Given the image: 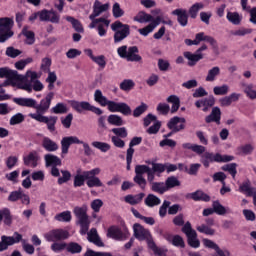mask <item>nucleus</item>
Returning a JSON list of instances; mask_svg holds the SVG:
<instances>
[{
	"instance_id": "nucleus-58",
	"label": "nucleus",
	"mask_w": 256,
	"mask_h": 256,
	"mask_svg": "<svg viewBox=\"0 0 256 256\" xmlns=\"http://www.w3.org/2000/svg\"><path fill=\"white\" fill-rule=\"evenodd\" d=\"M30 63H33L32 57L21 59L17 61L14 65H15V68L18 69V71H23V69H25V67H27V65H29Z\"/></svg>"
},
{
	"instance_id": "nucleus-44",
	"label": "nucleus",
	"mask_w": 256,
	"mask_h": 256,
	"mask_svg": "<svg viewBox=\"0 0 256 256\" xmlns=\"http://www.w3.org/2000/svg\"><path fill=\"white\" fill-rule=\"evenodd\" d=\"M70 105L72 108H74L75 111H77V113H83V111H87L89 102L87 101L79 102V101L71 100Z\"/></svg>"
},
{
	"instance_id": "nucleus-49",
	"label": "nucleus",
	"mask_w": 256,
	"mask_h": 256,
	"mask_svg": "<svg viewBox=\"0 0 256 256\" xmlns=\"http://www.w3.org/2000/svg\"><path fill=\"white\" fill-rule=\"evenodd\" d=\"M204 7L205 5L201 2L193 4L188 10L191 19H197L199 11H201V9H203Z\"/></svg>"
},
{
	"instance_id": "nucleus-55",
	"label": "nucleus",
	"mask_w": 256,
	"mask_h": 256,
	"mask_svg": "<svg viewBox=\"0 0 256 256\" xmlns=\"http://www.w3.org/2000/svg\"><path fill=\"white\" fill-rule=\"evenodd\" d=\"M22 33L26 37V45H33L35 43V32L23 28Z\"/></svg>"
},
{
	"instance_id": "nucleus-22",
	"label": "nucleus",
	"mask_w": 256,
	"mask_h": 256,
	"mask_svg": "<svg viewBox=\"0 0 256 256\" xmlns=\"http://www.w3.org/2000/svg\"><path fill=\"white\" fill-rule=\"evenodd\" d=\"M40 21L59 24L61 16L55 10L43 9L38 11Z\"/></svg>"
},
{
	"instance_id": "nucleus-10",
	"label": "nucleus",
	"mask_w": 256,
	"mask_h": 256,
	"mask_svg": "<svg viewBox=\"0 0 256 256\" xmlns=\"http://www.w3.org/2000/svg\"><path fill=\"white\" fill-rule=\"evenodd\" d=\"M201 41H206V43H209L211 45L213 51L217 52L219 51V44H217V40L213 38V36L205 35V32H199L195 35V39H185L184 43L185 45H188V47H191V45H201Z\"/></svg>"
},
{
	"instance_id": "nucleus-62",
	"label": "nucleus",
	"mask_w": 256,
	"mask_h": 256,
	"mask_svg": "<svg viewBox=\"0 0 256 256\" xmlns=\"http://www.w3.org/2000/svg\"><path fill=\"white\" fill-rule=\"evenodd\" d=\"M65 249L67 250V243L65 242H54L51 245V250L54 253H61V251H65Z\"/></svg>"
},
{
	"instance_id": "nucleus-53",
	"label": "nucleus",
	"mask_w": 256,
	"mask_h": 256,
	"mask_svg": "<svg viewBox=\"0 0 256 256\" xmlns=\"http://www.w3.org/2000/svg\"><path fill=\"white\" fill-rule=\"evenodd\" d=\"M151 190L154 191V193H159V195H163V193H166L167 186L165 185V182H155L151 185Z\"/></svg>"
},
{
	"instance_id": "nucleus-32",
	"label": "nucleus",
	"mask_w": 256,
	"mask_h": 256,
	"mask_svg": "<svg viewBox=\"0 0 256 256\" xmlns=\"http://www.w3.org/2000/svg\"><path fill=\"white\" fill-rule=\"evenodd\" d=\"M1 223H4L6 227H11V225H13V215L11 214V209H0V225Z\"/></svg>"
},
{
	"instance_id": "nucleus-24",
	"label": "nucleus",
	"mask_w": 256,
	"mask_h": 256,
	"mask_svg": "<svg viewBox=\"0 0 256 256\" xmlns=\"http://www.w3.org/2000/svg\"><path fill=\"white\" fill-rule=\"evenodd\" d=\"M215 105V96L210 95L207 98L199 99L195 102V107L197 109H201L203 113H208V111H211V107Z\"/></svg>"
},
{
	"instance_id": "nucleus-7",
	"label": "nucleus",
	"mask_w": 256,
	"mask_h": 256,
	"mask_svg": "<svg viewBox=\"0 0 256 256\" xmlns=\"http://www.w3.org/2000/svg\"><path fill=\"white\" fill-rule=\"evenodd\" d=\"M117 53L121 59H126L132 63H141L143 57L139 55V48L137 46L127 47V45L121 46L117 49Z\"/></svg>"
},
{
	"instance_id": "nucleus-2",
	"label": "nucleus",
	"mask_w": 256,
	"mask_h": 256,
	"mask_svg": "<svg viewBox=\"0 0 256 256\" xmlns=\"http://www.w3.org/2000/svg\"><path fill=\"white\" fill-rule=\"evenodd\" d=\"M53 97H55L54 92H49L45 98H43L39 104H37V100L33 98H13V103L19 105V107H28L30 109H35L36 113H30L29 117L33 119V115H45L49 111L51 107V101H53Z\"/></svg>"
},
{
	"instance_id": "nucleus-1",
	"label": "nucleus",
	"mask_w": 256,
	"mask_h": 256,
	"mask_svg": "<svg viewBox=\"0 0 256 256\" xmlns=\"http://www.w3.org/2000/svg\"><path fill=\"white\" fill-rule=\"evenodd\" d=\"M109 7V3L102 4L99 0H95L93 4V12L89 16V19L92 21L89 24V29H95V27H97L99 37H105V35H107V29H109L111 21L103 17H97L105 13V11H109Z\"/></svg>"
},
{
	"instance_id": "nucleus-8",
	"label": "nucleus",
	"mask_w": 256,
	"mask_h": 256,
	"mask_svg": "<svg viewBox=\"0 0 256 256\" xmlns=\"http://www.w3.org/2000/svg\"><path fill=\"white\" fill-rule=\"evenodd\" d=\"M235 159V156L231 155H221L220 153H211V152H204V154L201 156V163L204 165V167L209 168V165L211 163H229V161H233Z\"/></svg>"
},
{
	"instance_id": "nucleus-52",
	"label": "nucleus",
	"mask_w": 256,
	"mask_h": 256,
	"mask_svg": "<svg viewBox=\"0 0 256 256\" xmlns=\"http://www.w3.org/2000/svg\"><path fill=\"white\" fill-rule=\"evenodd\" d=\"M148 249H151L156 256H167V250L159 248L154 240L149 243Z\"/></svg>"
},
{
	"instance_id": "nucleus-31",
	"label": "nucleus",
	"mask_w": 256,
	"mask_h": 256,
	"mask_svg": "<svg viewBox=\"0 0 256 256\" xmlns=\"http://www.w3.org/2000/svg\"><path fill=\"white\" fill-rule=\"evenodd\" d=\"M206 123H216V125H221V108L213 107L211 113L205 117Z\"/></svg>"
},
{
	"instance_id": "nucleus-36",
	"label": "nucleus",
	"mask_w": 256,
	"mask_h": 256,
	"mask_svg": "<svg viewBox=\"0 0 256 256\" xmlns=\"http://www.w3.org/2000/svg\"><path fill=\"white\" fill-rule=\"evenodd\" d=\"M242 89H243V92L245 93L246 97H248V99L255 101L256 90H255V85H253V83H250V84L243 83Z\"/></svg>"
},
{
	"instance_id": "nucleus-54",
	"label": "nucleus",
	"mask_w": 256,
	"mask_h": 256,
	"mask_svg": "<svg viewBox=\"0 0 256 256\" xmlns=\"http://www.w3.org/2000/svg\"><path fill=\"white\" fill-rule=\"evenodd\" d=\"M108 123H110V125H115L116 127H121L122 125H125V122H123V118L116 114H111L110 116H108Z\"/></svg>"
},
{
	"instance_id": "nucleus-11",
	"label": "nucleus",
	"mask_w": 256,
	"mask_h": 256,
	"mask_svg": "<svg viewBox=\"0 0 256 256\" xmlns=\"http://www.w3.org/2000/svg\"><path fill=\"white\" fill-rule=\"evenodd\" d=\"M13 23V18H0V43H5V41H9L13 37Z\"/></svg>"
},
{
	"instance_id": "nucleus-45",
	"label": "nucleus",
	"mask_w": 256,
	"mask_h": 256,
	"mask_svg": "<svg viewBox=\"0 0 256 256\" xmlns=\"http://www.w3.org/2000/svg\"><path fill=\"white\" fill-rule=\"evenodd\" d=\"M65 19L66 21H68V23H71L73 29L77 31V33H83V31H85L83 29V25L81 24V21L77 20L75 17L66 16Z\"/></svg>"
},
{
	"instance_id": "nucleus-23",
	"label": "nucleus",
	"mask_w": 256,
	"mask_h": 256,
	"mask_svg": "<svg viewBox=\"0 0 256 256\" xmlns=\"http://www.w3.org/2000/svg\"><path fill=\"white\" fill-rule=\"evenodd\" d=\"M33 119L35 121H38V123H46L48 131L50 133H54L55 131V125L57 124V117L55 116H43V115H32Z\"/></svg>"
},
{
	"instance_id": "nucleus-25",
	"label": "nucleus",
	"mask_w": 256,
	"mask_h": 256,
	"mask_svg": "<svg viewBox=\"0 0 256 256\" xmlns=\"http://www.w3.org/2000/svg\"><path fill=\"white\" fill-rule=\"evenodd\" d=\"M107 237L114 239L115 241H125L129 237L127 233L123 232L121 228L117 226H111L108 229Z\"/></svg>"
},
{
	"instance_id": "nucleus-9",
	"label": "nucleus",
	"mask_w": 256,
	"mask_h": 256,
	"mask_svg": "<svg viewBox=\"0 0 256 256\" xmlns=\"http://www.w3.org/2000/svg\"><path fill=\"white\" fill-rule=\"evenodd\" d=\"M111 30L114 31V43H121L131 35V27L119 20L111 24Z\"/></svg>"
},
{
	"instance_id": "nucleus-41",
	"label": "nucleus",
	"mask_w": 256,
	"mask_h": 256,
	"mask_svg": "<svg viewBox=\"0 0 256 256\" xmlns=\"http://www.w3.org/2000/svg\"><path fill=\"white\" fill-rule=\"evenodd\" d=\"M191 199H193V201H204V203H209V201H211V196L201 190H197L196 192L191 193Z\"/></svg>"
},
{
	"instance_id": "nucleus-16",
	"label": "nucleus",
	"mask_w": 256,
	"mask_h": 256,
	"mask_svg": "<svg viewBox=\"0 0 256 256\" xmlns=\"http://www.w3.org/2000/svg\"><path fill=\"white\" fill-rule=\"evenodd\" d=\"M134 237L138 239V241H146L147 245H149L153 241V235L149 229L143 227V225L139 223H135L133 225Z\"/></svg>"
},
{
	"instance_id": "nucleus-35",
	"label": "nucleus",
	"mask_w": 256,
	"mask_h": 256,
	"mask_svg": "<svg viewBox=\"0 0 256 256\" xmlns=\"http://www.w3.org/2000/svg\"><path fill=\"white\" fill-rule=\"evenodd\" d=\"M145 197V193H139L136 195H126L124 197L125 203H128L129 205H139L141 201H143V198Z\"/></svg>"
},
{
	"instance_id": "nucleus-56",
	"label": "nucleus",
	"mask_w": 256,
	"mask_h": 256,
	"mask_svg": "<svg viewBox=\"0 0 256 256\" xmlns=\"http://www.w3.org/2000/svg\"><path fill=\"white\" fill-rule=\"evenodd\" d=\"M135 87V82L131 79H125L120 83V89L129 93Z\"/></svg>"
},
{
	"instance_id": "nucleus-15",
	"label": "nucleus",
	"mask_w": 256,
	"mask_h": 256,
	"mask_svg": "<svg viewBox=\"0 0 256 256\" xmlns=\"http://www.w3.org/2000/svg\"><path fill=\"white\" fill-rule=\"evenodd\" d=\"M22 235L19 232H14L13 236L2 235L0 241V253L3 251H7L9 247H13V245H17V243H21Z\"/></svg>"
},
{
	"instance_id": "nucleus-59",
	"label": "nucleus",
	"mask_w": 256,
	"mask_h": 256,
	"mask_svg": "<svg viewBox=\"0 0 256 256\" xmlns=\"http://www.w3.org/2000/svg\"><path fill=\"white\" fill-rule=\"evenodd\" d=\"M222 171H227L231 174L232 178L235 179L237 175V163L226 164L221 167Z\"/></svg>"
},
{
	"instance_id": "nucleus-40",
	"label": "nucleus",
	"mask_w": 256,
	"mask_h": 256,
	"mask_svg": "<svg viewBox=\"0 0 256 256\" xmlns=\"http://www.w3.org/2000/svg\"><path fill=\"white\" fill-rule=\"evenodd\" d=\"M212 207L214 209V213H216V215H227V213H231V209L230 208H225V206L222 205L221 202H219V200H216L212 203Z\"/></svg>"
},
{
	"instance_id": "nucleus-42",
	"label": "nucleus",
	"mask_w": 256,
	"mask_h": 256,
	"mask_svg": "<svg viewBox=\"0 0 256 256\" xmlns=\"http://www.w3.org/2000/svg\"><path fill=\"white\" fill-rule=\"evenodd\" d=\"M226 19L229 21V23H232V25H241V21H243V16H241L239 12L228 11Z\"/></svg>"
},
{
	"instance_id": "nucleus-27",
	"label": "nucleus",
	"mask_w": 256,
	"mask_h": 256,
	"mask_svg": "<svg viewBox=\"0 0 256 256\" xmlns=\"http://www.w3.org/2000/svg\"><path fill=\"white\" fill-rule=\"evenodd\" d=\"M172 15H176L177 21L181 27H187L189 23V15L187 14V10L178 8L172 11Z\"/></svg>"
},
{
	"instance_id": "nucleus-4",
	"label": "nucleus",
	"mask_w": 256,
	"mask_h": 256,
	"mask_svg": "<svg viewBox=\"0 0 256 256\" xmlns=\"http://www.w3.org/2000/svg\"><path fill=\"white\" fill-rule=\"evenodd\" d=\"M94 100L102 107H108V111H110V113H122V115H125L126 117L132 113L131 107L128 106L127 103H117L115 101L108 100L100 89L95 90Z\"/></svg>"
},
{
	"instance_id": "nucleus-6",
	"label": "nucleus",
	"mask_w": 256,
	"mask_h": 256,
	"mask_svg": "<svg viewBox=\"0 0 256 256\" xmlns=\"http://www.w3.org/2000/svg\"><path fill=\"white\" fill-rule=\"evenodd\" d=\"M60 144L62 155H67V153H69V147H71V145H82L84 149V155H86L87 157H89V155H92L93 153L91 146H89L87 142L80 140L77 136L63 137Z\"/></svg>"
},
{
	"instance_id": "nucleus-5",
	"label": "nucleus",
	"mask_w": 256,
	"mask_h": 256,
	"mask_svg": "<svg viewBox=\"0 0 256 256\" xmlns=\"http://www.w3.org/2000/svg\"><path fill=\"white\" fill-rule=\"evenodd\" d=\"M88 209L89 207L87 204L76 206L73 209V213L77 219L76 224L80 226V234L82 235H87V231H89V225H91L89 215L87 214Z\"/></svg>"
},
{
	"instance_id": "nucleus-47",
	"label": "nucleus",
	"mask_w": 256,
	"mask_h": 256,
	"mask_svg": "<svg viewBox=\"0 0 256 256\" xmlns=\"http://www.w3.org/2000/svg\"><path fill=\"white\" fill-rule=\"evenodd\" d=\"M134 21H137V23H151L153 16L141 11L134 17Z\"/></svg>"
},
{
	"instance_id": "nucleus-43",
	"label": "nucleus",
	"mask_w": 256,
	"mask_h": 256,
	"mask_svg": "<svg viewBox=\"0 0 256 256\" xmlns=\"http://www.w3.org/2000/svg\"><path fill=\"white\" fill-rule=\"evenodd\" d=\"M144 203L147 207H157V205H161V199L155 194H148Z\"/></svg>"
},
{
	"instance_id": "nucleus-28",
	"label": "nucleus",
	"mask_w": 256,
	"mask_h": 256,
	"mask_svg": "<svg viewBox=\"0 0 256 256\" xmlns=\"http://www.w3.org/2000/svg\"><path fill=\"white\" fill-rule=\"evenodd\" d=\"M86 234L90 243H93L96 247H105V243H103L101 237H99V233H97V228H91Z\"/></svg>"
},
{
	"instance_id": "nucleus-63",
	"label": "nucleus",
	"mask_w": 256,
	"mask_h": 256,
	"mask_svg": "<svg viewBox=\"0 0 256 256\" xmlns=\"http://www.w3.org/2000/svg\"><path fill=\"white\" fill-rule=\"evenodd\" d=\"M213 93L214 95H227V93H229V85L223 84L222 86H215Z\"/></svg>"
},
{
	"instance_id": "nucleus-3",
	"label": "nucleus",
	"mask_w": 256,
	"mask_h": 256,
	"mask_svg": "<svg viewBox=\"0 0 256 256\" xmlns=\"http://www.w3.org/2000/svg\"><path fill=\"white\" fill-rule=\"evenodd\" d=\"M101 173V168H93L92 170L83 171L81 173V169L76 171V175L74 176V187H83L86 185L89 189H93V187H103V182L97 175Z\"/></svg>"
},
{
	"instance_id": "nucleus-50",
	"label": "nucleus",
	"mask_w": 256,
	"mask_h": 256,
	"mask_svg": "<svg viewBox=\"0 0 256 256\" xmlns=\"http://www.w3.org/2000/svg\"><path fill=\"white\" fill-rule=\"evenodd\" d=\"M69 111V108H67V104L59 102L57 103L52 109L51 112L55 113V115H64V113H67Z\"/></svg>"
},
{
	"instance_id": "nucleus-14",
	"label": "nucleus",
	"mask_w": 256,
	"mask_h": 256,
	"mask_svg": "<svg viewBox=\"0 0 256 256\" xmlns=\"http://www.w3.org/2000/svg\"><path fill=\"white\" fill-rule=\"evenodd\" d=\"M44 161L46 167H52L50 171L52 177H61V172L59 171V168H57L61 167L62 165L61 158H59V156H55L53 154H46L44 156Z\"/></svg>"
},
{
	"instance_id": "nucleus-29",
	"label": "nucleus",
	"mask_w": 256,
	"mask_h": 256,
	"mask_svg": "<svg viewBox=\"0 0 256 256\" xmlns=\"http://www.w3.org/2000/svg\"><path fill=\"white\" fill-rule=\"evenodd\" d=\"M41 145L45 151H48V153H55V151H59V144L47 136L42 138Z\"/></svg>"
},
{
	"instance_id": "nucleus-48",
	"label": "nucleus",
	"mask_w": 256,
	"mask_h": 256,
	"mask_svg": "<svg viewBox=\"0 0 256 256\" xmlns=\"http://www.w3.org/2000/svg\"><path fill=\"white\" fill-rule=\"evenodd\" d=\"M166 190L169 191V189H174V187H180L181 181L175 176H170L166 179L165 183Z\"/></svg>"
},
{
	"instance_id": "nucleus-37",
	"label": "nucleus",
	"mask_w": 256,
	"mask_h": 256,
	"mask_svg": "<svg viewBox=\"0 0 256 256\" xmlns=\"http://www.w3.org/2000/svg\"><path fill=\"white\" fill-rule=\"evenodd\" d=\"M167 103H171L172 107L170 109L171 113H177L179 111V108L181 107V99H179V96L177 95H170L166 99Z\"/></svg>"
},
{
	"instance_id": "nucleus-12",
	"label": "nucleus",
	"mask_w": 256,
	"mask_h": 256,
	"mask_svg": "<svg viewBox=\"0 0 256 256\" xmlns=\"http://www.w3.org/2000/svg\"><path fill=\"white\" fill-rule=\"evenodd\" d=\"M181 231L184 233V235H186L188 245L190 247H193V249H198V247H200L201 242L199 241V238H197V231L193 229L191 222L187 221L182 227Z\"/></svg>"
},
{
	"instance_id": "nucleus-64",
	"label": "nucleus",
	"mask_w": 256,
	"mask_h": 256,
	"mask_svg": "<svg viewBox=\"0 0 256 256\" xmlns=\"http://www.w3.org/2000/svg\"><path fill=\"white\" fill-rule=\"evenodd\" d=\"M196 230L199 232V233H204V235H215V229L205 225V224H202L200 226H197L196 227Z\"/></svg>"
},
{
	"instance_id": "nucleus-26",
	"label": "nucleus",
	"mask_w": 256,
	"mask_h": 256,
	"mask_svg": "<svg viewBox=\"0 0 256 256\" xmlns=\"http://www.w3.org/2000/svg\"><path fill=\"white\" fill-rule=\"evenodd\" d=\"M203 245L207 249H213L214 251H216V255L218 256H231V252H229V250L220 249L219 245L215 243L213 240L205 238L203 239Z\"/></svg>"
},
{
	"instance_id": "nucleus-38",
	"label": "nucleus",
	"mask_w": 256,
	"mask_h": 256,
	"mask_svg": "<svg viewBox=\"0 0 256 256\" xmlns=\"http://www.w3.org/2000/svg\"><path fill=\"white\" fill-rule=\"evenodd\" d=\"M242 9L243 11H246V13H249L250 23H253V25H256V7L251 8V6L247 5V0H242Z\"/></svg>"
},
{
	"instance_id": "nucleus-39",
	"label": "nucleus",
	"mask_w": 256,
	"mask_h": 256,
	"mask_svg": "<svg viewBox=\"0 0 256 256\" xmlns=\"http://www.w3.org/2000/svg\"><path fill=\"white\" fill-rule=\"evenodd\" d=\"M221 75V68L219 66H214L211 69L208 70V73L206 75L205 81L208 83H213L217 77Z\"/></svg>"
},
{
	"instance_id": "nucleus-17",
	"label": "nucleus",
	"mask_w": 256,
	"mask_h": 256,
	"mask_svg": "<svg viewBox=\"0 0 256 256\" xmlns=\"http://www.w3.org/2000/svg\"><path fill=\"white\" fill-rule=\"evenodd\" d=\"M203 51H207V44H203L200 48H198L195 54L189 51L183 53L185 59L188 60L189 67H195V65H197L201 59H203Z\"/></svg>"
},
{
	"instance_id": "nucleus-57",
	"label": "nucleus",
	"mask_w": 256,
	"mask_h": 256,
	"mask_svg": "<svg viewBox=\"0 0 256 256\" xmlns=\"http://www.w3.org/2000/svg\"><path fill=\"white\" fill-rule=\"evenodd\" d=\"M92 147L95 149H99L102 153H107L111 149V145H109L107 142H99L94 141L92 142Z\"/></svg>"
},
{
	"instance_id": "nucleus-51",
	"label": "nucleus",
	"mask_w": 256,
	"mask_h": 256,
	"mask_svg": "<svg viewBox=\"0 0 256 256\" xmlns=\"http://www.w3.org/2000/svg\"><path fill=\"white\" fill-rule=\"evenodd\" d=\"M54 219L62 223H70L72 219L71 211H64L59 214H56Z\"/></svg>"
},
{
	"instance_id": "nucleus-30",
	"label": "nucleus",
	"mask_w": 256,
	"mask_h": 256,
	"mask_svg": "<svg viewBox=\"0 0 256 256\" xmlns=\"http://www.w3.org/2000/svg\"><path fill=\"white\" fill-rule=\"evenodd\" d=\"M23 161L26 167H32V169H35V167L39 165V154L37 151H32L27 156L23 157Z\"/></svg>"
},
{
	"instance_id": "nucleus-20",
	"label": "nucleus",
	"mask_w": 256,
	"mask_h": 256,
	"mask_svg": "<svg viewBox=\"0 0 256 256\" xmlns=\"http://www.w3.org/2000/svg\"><path fill=\"white\" fill-rule=\"evenodd\" d=\"M0 79H8V81L17 82L25 81V76L19 74L17 70H11L9 67L0 68Z\"/></svg>"
},
{
	"instance_id": "nucleus-34",
	"label": "nucleus",
	"mask_w": 256,
	"mask_h": 256,
	"mask_svg": "<svg viewBox=\"0 0 256 256\" xmlns=\"http://www.w3.org/2000/svg\"><path fill=\"white\" fill-rule=\"evenodd\" d=\"M238 190L240 193H244V195H246V197H251L256 192V188L251 186L250 181H245L242 184H240Z\"/></svg>"
},
{
	"instance_id": "nucleus-19",
	"label": "nucleus",
	"mask_w": 256,
	"mask_h": 256,
	"mask_svg": "<svg viewBox=\"0 0 256 256\" xmlns=\"http://www.w3.org/2000/svg\"><path fill=\"white\" fill-rule=\"evenodd\" d=\"M143 141L142 137H133L129 143V148L126 151V169L127 171H131V163H133V155L135 154L136 145H141Z\"/></svg>"
},
{
	"instance_id": "nucleus-46",
	"label": "nucleus",
	"mask_w": 256,
	"mask_h": 256,
	"mask_svg": "<svg viewBox=\"0 0 256 256\" xmlns=\"http://www.w3.org/2000/svg\"><path fill=\"white\" fill-rule=\"evenodd\" d=\"M66 251L72 255H76L83 251V247L77 242H69L66 244Z\"/></svg>"
},
{
	"instance_id": "nucleus-61",
	"label": "nucleus",
	"mask_w": 256,
	"mask_h": 256,
	"mask_svg": "<svg viewBox=\"0 0 256 256\" xmlns=\"http://www.w3.org/2000/svg\"><path fill=\"white\" fill-rule=\"evenodd\" d=\"M111 131L115 135L114 137H119L121 139H125L127 138V135H129L127 128L125 127L113 128Z\"/></svg>"
},
{
	"instance_id": "nucleus-13",
	"label": "nucleus",
	"mask_w": 256,
	"mask_h": 256,
	"mask_svg": "<svg viewBox=\"0 0 256 256\" xmlns=\"http://www.w3.org/2000/svg\"><path fill=\"white\" fill-rule=\"evenodd\" d=\"M185 123H187V120L183 117L174 116L173 118H171L167 123V127L172 131L168 134H165L164 138L169 139V137H171L173 133H179V131H183V129H185Z\"/></svg>"
},
{
	"instance_id": "nucleus-33",
	"label": "nucleus",
	"mask_w": 256,
	"mask_h": 256,
	"mask_svg": "<svg viewBox=\"0 0 256 256\" xmlns=\"http://www.w3.org/2000/svg\"><path fill=\"white\" fill-rule=\"evenodd\" d=\"M241 98V94L239 93H231L228 96L219 99V103L221 107H231L232 103H236Z\"/></svg>"
},
{
	"instance_id": "nucleus-18",
	"label": "nucleus",
	"mask_w": 256,
	"mask_h": 256,
	"mask_svg": "<svg viewBox=\"0 0 256 256\" xmlns=\"http://www.w3.org/2000/svg\"><path fill=\"white\" fill-rule=\"evenodd\" d=\"M48 242L56 243L57 241H65L69 239V231L63 229H54L44 235Z\"/></svg>"
},
{
	"instance_id": "nucleus-60",
	"label": "nucleus",
	"mask_w": 256,
	"mask_h": 256,
	"mask_svg": "<svg viewBox=\"0 0 256 256\" xmlns=\"http://www.w3.org/2000/svg\"><path fill=\"white\" fill-rule=\"evenodd\" d=\"M60 173H62V177L58 176V185H63L68 183V181H71V172L68 170H61Z\"/></svg>"
},
{
	"instance_id": "nucleus-21",
	"label": "nucleus",
	"mask_w": 256,
	"mask_h": 256,
	"mask_svg": "<svg viewBox=\"0 0 256 256\" xmlns=\"http://www.w3.org/2000/svg\"><path fill=\"white\" fill-rule=\"evenodd\" d=\"M167 210H168V215H177V213L181 211V205L174 204L171 206V201L164 200L162 205L159 208V216L161 217V219L167 216Z\"/></svg>"
}]
</instances>
